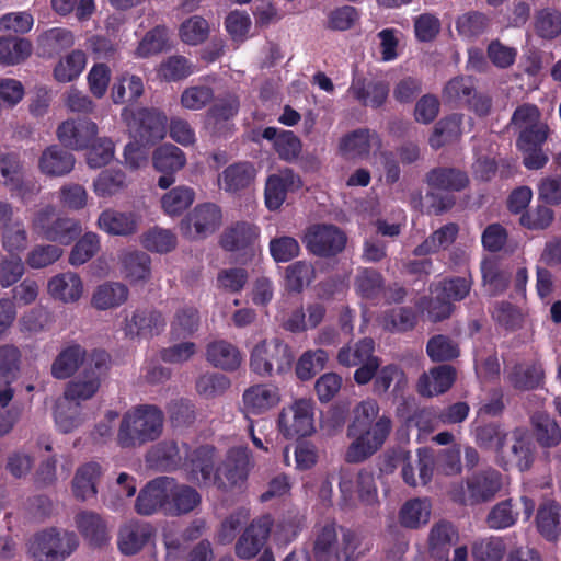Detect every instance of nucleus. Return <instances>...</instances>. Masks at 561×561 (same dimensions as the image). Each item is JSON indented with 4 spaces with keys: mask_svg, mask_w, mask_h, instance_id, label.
<instances>
[{
    "mask_svg": "<svg viewBox=\"0 0 561 561\" xmlns=\"http://www.w3.org/2000/svg\"><path fill=\"white\" fill-rule=\"evenodd\" d=\"M392 428L389 416H379L376 400L367 399L353 409V420L348 424L346 435L352 439L344 460L347 463H359L376 454L385 444Z\"/></svg>",
    "mask_w": 561,
    "mask_h": 561,
    "instance_id": "obj_1",
    "label": "nucleus"
},
{
    "mask_svg": "<svg viewBox=\"0 0 561 561\" xmlns=\"http://www.w3.org/2000/svg\"><path fill=\"white\" fill-rule=\"evenodd\" d=\"M510 127L519 130L517 148L523 152L524 165L538 170L546 165L548 157L542 151L549 134L547 124L541 122V113L535 104L524 103L515 108Z\"/></svg>",
    "mask_w": 561,
    "mask_h": 561,
    "instance_id": "obj_2",
    "label": "nucleus"
},
{
    "mask_svg": "<svg viewBox=\"0 0 561 561\" xmlns=\"http://www.w3.org/2000/svg\"><path fill=\"white\" fill-rule=\"evenodd\" d=\"M164 413L156 404H138L124 413L116 442L122 448H138L160 438Z\"/></svg>",
    "mask_w": 561,
    "mask_h": 561,
    "instance_id": "obj_3",
    "label": "nucleus"
},
{
    "mask_svg": "<svg viewBox=\"0 0 561 561\" xmlns=\"http://www.w3.org/2000/svg\"><path fill=\"white\" fill-rule=\"evenodd\" d=\"M110 366L111 357L105 351H91L88 363L80 374L67 383L62 398L79 404L81 401L93 398L106 377Z\"/></svg>",
    "mask_w": 561,
    "mask_h": 561,
    "instance_id": "obj_4",
    "label": "nucleus"
},
{
    "mask_svg": "<svg viewBox=\"0 0 561 561\" xmlns=\"http://www.w3.org/2000/svg\"><path fill=\"white\" fill-rule=\"evenodd\" d=\"M294 355L290 346L279 337L263 339L250 352V369L260 377H272L290 370Z\"/></svg>",
    "mask_w": 561,
    "mask_h": 561,
    "instance_id": "obj_5",
    "label": "nucleus"
},
{
    "mask_svg": "<svg viewBox=\"0 0 561 561\" xmlns=\"http://www.w3.org/2000/svg\"><path fill=\"white\" fill-rule=\"evenodd\" d=\"M77 547L78 537L73 531L44 528L30 539L27 552L34 561H64Z\"/></svg>",
    "mask_w": 561,
    "mask_h": 561,
    "instance_id": "obj_6",
    "label": "nucleus"
},
{
    "mask_svg": "<svg viewBox=\"0 0 561 561\" xmlns=\"http://www.w3.org/2000/svg\"><path fill=\"white\" fill-rule=\"evenodd\" d=\"M32 228L43 239L64 245L70 244L82 232V227L78 220L57 215L55 207L51 205H47L35 213Z\"/></svg>",
    "mask_w": 561,
    "mask_h": 561,
    "instance_id": "obj_7",
    "label": "nucleus"
},
{
    "mask_svg": "<svg viewBox=\"0 0 561 561\" xmlns=\"http://www.w3.org/2000/svg\"><path fill=\"white\" fill-rule=\"evenodd\" d=\"M501 486V473L494 469H486L472 474L465 483L454 484L450 495L460 504H477L493 499Z\"/></svg>",
    "mask_w": 561,
    "mask_h": 561,
    "instance_id": "obj_8",
    "label": "nucleus"
},
{
    "mask_svg": "<svg viewBox=\"0 0 561 561\" xmlns=\"http://www.w3.org/2000/svg\"><path fill=\"white\" fill-rule=\"evenodd\" d=\"M302 242L311 254L319 257H332L345 249L347 236L335 225L314 224L306 229Z\"/></svg>",
    "mask_w": 561,
    "mask_h": 561,
    "instance_id": "obj_9",
    "label": "nucleus"
},
{
    "mask_svg": "<svg viewBox=\"0 0 561 561\" xmlns=\"http://www.w3.org/2000/svg\"><path fill=\"white\" fill-rule=\"evenodd\" d=\"M240 99L236 93L227 92L214 98L205 115V127L218 137L231 135L234 130L233 119L240 111Z\"/></svg>",
    "mask_w": 561,
    "mask_h": 561,
    "instance_id": "obj_10",
    "label": "nucleus"
},
{
    "mask_svg": "<svg viewBox=\"0 0 561 561\" xmlns=\"http://www.w3.org/2000/svg\"><path fill=\"white\" fill-rule=\"evenodd\" d=\"M252 467L250 449L247 446L232 447L218 467L214 483L219 489L240 485L248 479Z\"/></svg>",
    "mask_w": 561,
    "mask_h": 561,
    "instance_id": "obj_11",
    "label": "nucleus"
},
{
    "mask_svg": "<svg viewBox=\"0 0 561 561\" xmlns=\"http://www.w3.org/2000/svg\"><path fill=\"white\" fill-rule=\"evenodd\" d=\"M22 351L12 343L0 345V408H8L15 394L12 386L21 375Z\"/></svg>",
    "mask_w": 561,
    "mask_h": 561,
    "instance_id": "obj_12",
    "label": "nucleus"
},
{
    "mask_svg": "<svg viewBox=\"0 0 561 561\" xmlns=\"http://www.w3.org/2000/svg\"><path fill=\"white\" fill-rule=\"evenodd\" d=\"M278 426L288 438L310 435L314 431L311 401L300 399L283 409L278 417Z\"/></svg>",
    "mask_w": 561,
    "mask_h": 561,
    "instance_id": "obj_13",
    "label": "nucleus"
},
{
    "mask_svg": "<svg viewBox=\"0 0 561 561\" xmlns=\"http://www.w3.org/2000/svg\"><path fill=\"white\" fill-rule=\"evenodd\" d=\"M415 466L412 463L410 451L400 449L394 453V461L402 466L401 473L404 482L411 486L427 484L433 477L434 456L427 448L417 449Z\"/></svg>",
    "mask_w": 561,
    "mask_h": 561,
    "instance_id": "obj_14",
    "label": "nucleus"
},
{
    "mask_svg": "<svg viewBox=\"0 0 561 561\" xmlns=\"http://www.w3.org/2000/svg\"><path fill=\"white\" fill-rule=\"evenodd\" d=\"M56 136L64 147L83 150L96 140L98 125L89 118H69L59 124Z\"/></svg>",
    "mask_w": 561,
    "mask_h": 561,
    "instance_id": "obj_15",
    "label": "nucleus"
},
{
    "mask_svg": "<svg viewBox=\"0 0 561 561\" xmlns=\"http://www.w3.org/2000/svg\"><path fill=\"white\" fill-rule=\"evenodd\" d=\"M165 121V116L157 110L140 108L133 114L128 129L134 140L151 145L163 137Z\"/></svg>",
    "mask_w": 561,
    "mask_h": 561,
    "instance_id": "obj_16",
    "label": "nucleus"
},
{
    "mask_svg": "<svg viewBox=\"0 0 561 561\" xmlns=\"http://www.w3.org/2000/svg\"><path fill=\"white\" fill-rule=\"evenodd\" d=\"M500 459L504 469L516 466L520 471H525L531 467L535 445L526 428L517 427L512 432V445L506 449V457Z\"/></svg>",
    "mask_w": 561,
    "mask_h": 561,
    "instance_id": "obj_17",
    "label": "nucleus"
},
{
    "mask_svg": "<svg viewBox=\"0 0 561 561\" xmlns=\"http://www.w3.org/2000/svg\"><path fill=\"white\" fill-rule=\"evenodd\" d=\"M141 220L142 217L137 211L108 208L99 215L96 225L110 236L129 237L138 232Z\"/></svg>",
    "mask_w": 561,
    "mask_h": 561,
    "instance_id": "obj_18",
    "label": "nucleus"
},
{
    "mask_svg": "<svg viewBox=\"0 0 561 561\" xmlns=\"http://www.w3.org/2000/svg\"><path fill=\"white\" fill-rule=\"evenodd\" d=\"M170 477L162 476L148 482L139 492L135 508L139 515L149 516L158 510H162L165 514V503L168 500V491L170 489Z\"/></svg>",
    "mask_w": 561,
    "mask_h": 561,
    "instance_id": "obj_19",
    "label": "nucleus"
},
{
    "mask_svg": "<svg viewBox=\"0 0 561 561\" xmlns=\"http://www.w3.org/2000/svg\"><path fill=\"white\" fill-rule=\"evenodd\" d=\"M221 219L222 215L220 208L216 204L205 203L196 206L182 222V226L190 234L193 228L194 238H205L214 233L220 227Z\"/></svg>",
    "mask_w": 561,
    "mask_h": 561,
    "instance_id": "obj_20",
    "label": "nucleus"
},
{
    "mask_svg": "<svg viewBox=\"0 0 561 561\" xmlns=\"http://www.w3.org/2000/svg\"><path fill=\"white\" fill-rule=\"evenodd\" d=\"M165 327L161 312L153 309H137L126 318L124 332L128 337H151L159 335Z\"/></svg>",
    "mask_w": 561,
    "mask_h": 561,
    "instance_id": "obj_21",
    "label": "nucleus"
},
{
    "mask_svg": "<svg viewBox=\"0 0 561 561\" xmlns=\"http://www.w3.org/2000/svg\"><path fill=\"white\" fill-rule=\"evenodd\" d=\"M457 377L450 365H439L423 373L416 381V391L421 397L432 398L447 392Z\"/></svg>",
    "mask_w": 561,
    "mask_h": 561,
    "instance_id": "obj_22",
    "label": "nucleus"
},
{
    "mask_svg": "<svg viewBox=\"0 0 561 561\" xmlns=\"http://www.w3.org/2000/svg\"><path fill=\"white\" fill-rule=\"evenodd\" d=\"M90 353L79 343L71 342L64 346L51 363L50 374L55 379L65 380L75 375L88 363Z\"/></svg>",
    "mask_w": 561,
    "mask_h": 561,
    "instance_id": "obj_23",
    "label": "nucleus"
},
{
    "mask_svg": "<svg viewBox=\"0 0 561 561\" xmlns=\"http://www.w3.org/2000/svg\"><path fill=\"white\" fill-rule=\"evenodd\" d=\"M301 185L300 178L288 168L270 175L265 184L266 207L270 210L278 209L285 202L287 192L299 190Z\"/></svg>",
    "mask_w": 561,
    "mask_h": 561,
    "instance_id": "obj_24",
    "label": "nucleus"
},
{
    "mask_svg": "<svg viewBox=\"0 0 561 561\" xmlns=\"http://www.w3.org/2000/svg\"><path fill=\"white\" fill-rule=\"evenodd\" d=\"M534 502L523 496L519 502L511 500L496 504L488 516L490 526H513L518 522L526 523L534 512Z\"/></svg>",
    "mask_w": 561,
    "mask_h": 561,
    "instance_id": "obj_25",
    "label": "nucleus"
},
{
    "mask_svg": "<svg viewBox=\"0 0 561 561\" xmlns=\"http://www.w3.org/2000/svg\"><path fill=\"white\" fill-rule=\"evenodd\" d=\"M260 234L259 228L247 221H238L227 227L221 237L220 245L229 252L247 254Z\"/></svg>",
    "mask_w": 561,
    "mask_h": 561,
    "instance_id": "obj_26",
    "label": "nucleus"
},
{
    "mask_svg": "<svg viewBox=\"0 0 561 561\" xmlns=\"http://www.w3.org/2000/svg\"><path fill=\"white\" fill-rule=\"evenodd\" d=\"M165 515L182 516L194 512L202 503L201 494L192 486L179 484L170 477Z\"/></svg>",
    "mask_w": 561,
    "mask_h": 561,
    "instance_id": "obj_27",
    "label": "nucleus"
},
{
    "mask_svg": "<svg viewBox=\"0 0 561 561\" xmlns=\"http://www.w3.org/2000/svg\"><path fill=\"white\" fill-rule=\"evenodd\" d=\"M76 158L59 145H50L43 150L38 158V170L49 178L68 175L75 168Z\"/></svg>",
    "mask_w": 561,
    "mask_h": 561,
    "instance_id": "obj_28",
    "label": "nucleus"
},
{
    "mask_svg": "<svg viewBox=\"0 0 561 561\" xmlns=\"http://www.w3.org/2000/svg\"><path fill=\"white\" fill-rule=\"evenodd\" d=\"M242 401L245 414L260 415L279 403V389L273 385L259 383L243 392Z\"/></svg>",
    "mask_w": 561,
    "mask_h": 561,
    "instance_id": "obj_29",
    "label": "nucleus"
},
{
    "mask_svg": "<svg viewBox=\"0 0 561 561\" xmlns=\"http://www.w3.org/2000/svg\"><path fill=\"white\" fill-rule=\"evenodd\" d=\"M348 92L363 105L378 108L382 106L389 94V84L383 80H369L355 77Z\"/></svg>",
    "mask_w": 561,
    "mask_h": 561,
    "instance_id": "obj_30",
    "label": "nucleus"
},
{
    "mask_svg": "<svg viewBox=\"0 0 561 561\" xmlns=\"http://www.w3.org/2000/svg\"><path fill=\"white\" fill-rule=\"evenodd\" d=\"M103 474L101 465L96 461H89L79 466L73 476L71 488L77 500L88 501L98 494V482Z\"/></svg>",
    "mask_w": 561,
    "mask_h": 561,
    "instance_id": "obj_31",
    "label": "nucleus"
},
{
    "mask_svg": "<svg viewBox=\"0 0 561 561\" xmlns=\"http://www.w3.org/2000/svg\"><path fill=\"white\" fill-rule=\"evenodd\" d=\"M48 294L65 304L78 301L83 293V284L78 274L66 272L53 276L47 284Z\"/></svg>",
    "mask_w": 561,
    "mask_h": 561,
    "instance_id": "obj_32",
    "label": "nucleus"
},
{
    "mask_svg": "<svg viewBox=\"0 0 561 561\" xmlns=\"http://www.w3.org/2000/svg\"><path fill=\"white\" fill-rule=\"evenodd\" d=\"M206 359L222 370H236L242 363V355L237 346L225 341H214L206 347Z\"/></svg>",
    "mask_w": 561,
    "mask_h": 561,
    "instance_id": "obj_33",
    "label": "nucleus"
},
{
    "mask_svg": "<svg viewBox=\"0 0 561 561\" xmlns=\"http://www.w3.org/2000/svg\"><path fill=\"white\" fill-rule=\"evenodd\" d=\"M262 137L273 141V146L282 160L291 162L296 160L301 152L300 139L290 130H278L275 127H266Z\"/></svg>",
    "mask_w": 561,
    "mask_h": 561,
    "instance_id": "obj_34",
    "label": "nucleus"
},
{
    "mask_svg": "<svg viewBox=\"0 0 561 561\" xmlns=\"http://www.w3.org/2000/svg\"><path fill=\"white\" fill-rule=\"evenodd\" d=\"M256 175L250 162H237L227 167L219 175V184L227 192H239L249 187Z\"/></svg>",
    "mask_w": 561,
    "mask_h": 561,
    "instance_id": "obj_35",
    "label": "nucleus"
},
{
    "mask_svg": "<svg viewBox=\"0 0 561 561\" xmlns=\"http://www.w3.org/2000/svg\"><path fill=\"white\" fill-rule=\"evenodd\" d=\"M129 290L119 282H105L99 285L91 298V305L98 310L117 308L128 299Z\"/></svg>",
    "mask_w": 561,
    "mask_h": 561,
    "instance_id": "obj_36",
    "label": "nucleus"
},
{
    "mask_svg": "<svg viewBox=\"0 0 561 561\" xmlns=\"http://www.w3.org/2000/svg\"><path fill=\"white\" fill-rule=\"evenodd\" d=\"M385 289V277L371 267H359L354 277V290L363 299L375 301Z\"/></svg>",
    "mask_w": 561,
    "mask_h": 561,
    "instance_id": "obj_37",
    "label": "nucleus"
},
{
    "mask_svg": "<svg viewBox=\"0 0 561 561\" xmlns=\"http://www.w3.org/2000/svg\"><path fill=\"white\" fill-rule=\"evenodd\" d=\"M458 233L459 226L457 224H446L432 232L421 244H419L413 250V254L416 256H425L437 253L440 250H445L456 241Z\"/></svg>",
    "mask_w": 561,
    "mask_h": 561,
    "instance_id": "obj_38",
    "label": "nucleus"
},
{
    "mask_svg": "<svg viewBox=\"0 0 561 561\" xmlns=\"http://www.w3.org/2000/svg\"><path fill=\"white\" fill-rule=\"evenodd\" d=\"M426 182L433 190L458 192L468 185L469 179L458 169L436 168L426 174Z\"/></svg>",
    "mask_w": 561,
    "mask_h": 561,
    "instance_id": "obj_39",
    "label": "nucleus"
},
{
    "mask_svg": "<svg viewBox=\"0 0 561 561\" xmlns=\"http://www.w3.org/2000/svg\"><path fill=\"white\" fill-rule=\"evenodd\" d=\"M530 422L538 444L543 448L556 447L561 442V428L557 421L546 412H536Z\"/></svg>",
    "mask_w": 561,
    "mask_h": 561,
    "instance_id": "obj_40",
    "label": "nucleus"
},
{
    "mask_svg": "<svg viewBox=\"0 0 561 561\" xmlns=\"http://www.w3.org/2000/svg\"><path fill=\"white\" fill-rule=\"evenodd\" d=\"M214 448L202 446L195 449L190 460L191 480L199 484H209L215 479Z\"/></svg>",
    "mask_w": 561,
    "mask_h": 561,
    "instance_id": "obj_41",
    "label": "nucleus"
},
{
    "mask_svg": "<svg viewBox=\"0 0 561 561\" xmlns=\"http://www.w3.org/2000/svg\"><path fill=\"white\" fill-rule=\"evenodd\" d=\"M31 54L32 43L28 39L15 36L0 37V65H19L28 58Z\"/></svg>",
    "mask_w": 561,
    "mask_h": 561,
    "instance_id": "obj_42",
    "label": "nucleus"
},
{
    "mask_svg": "<svg viewBox=\"0 0 561 561\" xmlns=\"http://www.w3.org/2000/svg\"><path fill=\"white\" fill-rule=\"evenodd\" d=\"M256 528H244V531L236 542V554L243 560H250L264 548L268 540L272 528H259L261 534L255 533Z\"/></svg>",
    "mask_w": 561,
    "mask_h": 561,
    "instance_id": "obj_43",
    "label": "nucleus"
},
{
    "mask_svg": "<svg viewBox=\"0 0 561 561\" xmlns=\"http://www.w3.org/2000/svg\"><path fill=\"white\" fill-rule=\"evenodd\" d=\"M124 276L131 283L147 280L151 274V259L145 252L125 253L122 259Z\"/></svg>",
    "mask_w": 561,
    "mask_h": 561,
    "instance_id": "obj_44",
    "label": "nucleus"
},
{
    "mask_svg": "<svg viewBox=\"0 0 561 561\" xmlns=\"http://www.w3.org/2000/svg\"><path fill=\"white\" fill-rule=\"evenodd\" d=\"M54 419L57 428L64 434L73 432L83 423L80 404L64 398L56 403Z\"/></svg>",
    "mask_w": 561,
    "mask_h": 561,
    "instance_id": "obj_45",
    "label": "nucleus"
},
{
    "mask_svg": "<svg viewBox=\"0 0 561 561\" xmlns=\"http://www.w3.org/2000/svg\"><path fill=\"white\" fill-rule=\"evenodd\" d=\"M375 343L370 337H364L355 344L344 345L336 355V360L344 367H356L374 356Z\"/></svg>",
    "mask_w": 561,
    "mask_h": 561,
    "instance_id": "obj_46",
    "label": "nucleus"
},
{
    "mask_svg": "<svg viewBox=\"0 0 561 561\" xmlns=\"http://www.w3.org/2000/svg\"><path fill=\"white\" fill-rule=\"evenodd\" d=\"M329 360V353L322 348L304 352L296 363V376L302 381L312 379L323 370Z\"/></svg>",
    "mask_w": 561,
    "mask_h": 561,
    "instance_id": "obj_47",
    "label": "nucleus"
},
{
    "mask_svg": "<svg viewBox=\"0 0 561 561\" xmlns=\"http://www.w3.org/2000/svg\"><path fill=\"white\" fill-rule=\"evenodd\" d=\"M153 528H121L117 537V547L122 554L134 556L138 553L153 537Z\"/></svg>",
    "mask_w": 561,
    "mask_h": 561,
    "instance_id": "obj_48",
    "label": "nucleus"
},
{
    "mask_svg": "<svg viewBox=\"0 0 561 561\" xmlns=\"http://www.w3.org/2000/svg\"><path fill=\"white\" fill-rule=\"evenodd\" d=\"M153 165L161 173L176 172L186 162L184 152L172 144H164L153 152Z\"/></svg>",
    "mask_w": 561,
    "mask_h": 561,
    "instance_id": "obj_49",
    "label": "nucleus"
},
{
    "mask_svg": "<svg viewBox=\"0 0 561 561\" xmlns=\"http://www.w3.org/2000/svg\"><path fill=\"white\" fill-rule=\"evenodd\" d=\"M432 504L427 499L407 501L400 510L401 526H421L430 522Z\"/></svg>",
    "mask_w": 561,
    "mask_h": 561,
    "instance_id": "obj_50",
    "label": "nucleus"
},
{
    "mask_svg": "<svg viewBox=\"0 0 561 561\" xmlns=\"http://www.w3.org/2000/svg\"><path fill=\"white\" fill-rule=\"evenodd\" d=\"M506 432L496 423H489L476 430V442L480 447L494 449L500 458L506 457Z\"/></svg>",
    "mask_w": 561,
    "mask_h": 561,
    "instance_id": "obj_51",
    "label": "nucleus"
},
{
    "mask_svg": "<svg viewBox=\"0 0 561 561\" xmlns=\"http://www.w3.org/2000/svg\"><path fill=\"white\" fill-rule=\"evenodd\" d=\"M176 236L169 229L153 227L142 233L141 245L156 253H168L176 247Z\"/></svg>",
    "mask_w": 561,
    "mask_h": 561,
    "instance_id": "obj_52",
    "label": "nucleus"
},
{
    "mask_svg": "<svg viewBox=\"0 0 561 561\" xmlns=\"http://www.w3.org/2000/svg\"><path fill=\"white\" fill-rule=\"evenodd\" d=\"M543 378L540 365H516L507 375L508 382L518 390H529L539 386Z\"/></svg>",
    "mask_w": 561,
    "mask_h": 561,
    "instance_id": "obj_53",
    "label": "nucleus"
},
{
    "mask_svg": "<svg viewBox=\"0 0 561 561\" xmlns=\"http://www.w3.org/2000/svg\"><path fill=\"white\" fill-rule=\"evenodd\" d=\"M535 32L543 39H554L561 35V12L546 8L536 12Z\"/></svg>",
    "mask_w": 561,
    "mask_h": 561,
    "instance_id": "obj_54",
    "label": "nucleus"
},
{
    "mask_svg": "<svg viewBox=\"0 0 561 561\" xmlns=\"http://www.w3.org/2000/svg\"><path fill=\"white\" fill-rule=\"evenodd\" d=\"M416 323V314L412 308L398 307L385 311L381 317V324L390 332H407L412 330Z\"/></svg>",
    "mask_w": 561,
    "mask_h": 561,
    "instance_id": "obj_55",
    "label": "nucleus"
},
{
    "mask_svg": "<svg viewBox=\"0 0 561 561\" xmlns=\"http://www.w3.org/2000/svg\"><path fill=\"white\" fill-rule=\"evenodd\" d=\"M374 139H377L375 133H370L368 129H357L341 140L340 148L352 158L365 157L369 153Z\"/></svg>",
    "mask_w": 561,
    "mask_h": 561,
    "instance_id": "obj_56",
    "label": "nucleus"
},
{
    "mask_svg": "<svg viewBox=\"0 0 561 561\" xmlns=\"http://www.w3.org/2000/svg\"><path fill=\"white\" fill-rule=\"evenodd\" d=\"M426 353L432 362H449L460 354L458 344L447 335L432 336L426 344Z\"/></svg>",
    "mask_w": 561,
    "mask_h": 561,
    "instance_id": "obj_57",
    "label": "nucleus"
},
{
    "mask_svg": "<svg viewBox=\"0 0 561 561\" xmlns=\"http://www.w3.org/2000/svg\"><path fill=\"white\" fill-rule=\"evenodd\" d=\"M85 62L87 58L83 51L72 50L56 65L54 77L58 82H70L80 76Z\"/></svg>",
    "mask_w": 561,
    "mask_h": 561,
    "instance_id": "obj_58",
    "label": "nucleus"
},
{
    "mask_svg": "<svg viewBox=\"0 0 561 561\" xmlns=\"http://www.w3.org/2000/svg\"><path fill=\"white\" fill-rule=\"evenodd\" d=\"M314 276L316 271L310 262L297 261L285 270L286 287L291 291L300 293L314 279Z\"/></svg>",
    "mask_w": 561,
    "mask_h": 561,
    "instance_id": "obj_59",
    "label": "nucleus"
},
{
    "mask_svg": "<svg viewBox=\"0 0 561 561\" xmlns=\"http://www.w3.org/2000/svg\"><path fill=\"white\" fill-rule=\"evenodd\" d=\"M490 19L479 11H470L460 15L456 21V28L462 37L474 38L488 31Z\"/></svg>",
    "mask_w": 561,
    "mask_h": 561,
    "instance_id": "obj_60",
    "label": "nucleus"
},
{
    "mask_svg": "<svg viewBox=\"0 0 561 561\" xmlns=\"http://www.w3.org/2000/svg\"><path fill=\"white\" fill-rule=\"evenodd\" d=\"M194 202V191L187 186H176L163 195L162 208L170 216L181 215Z\"/></svg>",
    "mask_w": 561,
    "mask_h": 561,
    "instance_id": "obj_61",
    "label": "nucleus"
},
{
    "mask_svg": "<svg viewBox=\"0 0 561 561\" xmlns=\"http://www.w3.org/2000/svg\"><path fill=\"white\" fill-rule=\"evenodd\" d=\"M210 27L206 19L193 15L186 19L180 26V37L188 45H198L209 36Z\"/></svg>",
    "mask_w": 561,
    "mask_h": 561,
    "instance_id": "obj_62",
    "label": "nucleus"
},
{
    "mask_svg": "<svg viewBox=\"0 0 561 561\" xmlns=\"http://www.w3.org/2000/svg\"><path fill=\"white\" fill-rule=\"evenodd\" d=\"M194 72V65L184 56L175 55L167 58L160 64L159 76L171 82L180 81Z\"/></svg>",
    "mask_w": 561,
    "mask_h": 561,
    "instance_id": "obj_63",
    "label": "nucleus"
},
{
    "mask_svg": "<svg viewBox=\"0 0 561 561\" xmlns=\"http://www.w3.org/2000/svg\"><path fill=\"white\" fill-rule=\"evenodd\" d=\"M506 551L502 538L491 537L472 545L471 553L474 561H501Z\"/></svg>",
    "mask_w": 561,
    "mask_h": 561,
    "instance_id": "obj_64",
    "label": "nucleus"
}]
</instances>
